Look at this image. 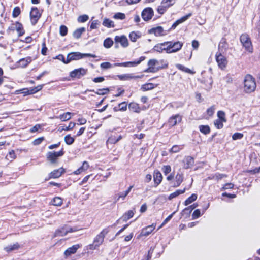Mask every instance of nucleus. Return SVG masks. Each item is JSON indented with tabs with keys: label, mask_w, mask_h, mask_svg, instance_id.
<instances>
[{
	"label": "nucleus",
	"mask_w": 260,
	"mask_h": 260,
	"mask_svg": "<svg viewBox=\"0 0 260 260\" xmlns=\"http://www.w3.org/2000/svg\"><path fill=\"white\" fill-rule=\"evenodd\" d=\"M85 31L84 27H81L76 30L73 33V36L74 38L78 39L79 38L83 32Z\"/></svg>",
	"instance_id": "39"
},
{
	"label": "nucleus",
	"mask_w": 260,
	"mask_h": 260,
	"mask_svg": "<svg viewBox=\"0 0 260 260\" xmlns=\"http://www.w3.org/2000/svg\"><path fill=\"white\" fill-rule=\"evenodd\" d=\"M201 216V212L199 209H197L194 211L192 215V219H196Z\"/></svg>",
	"instance_id": "61"
},
{
	"label": "nucleus",
	"mask_w": 260,
	"mask_h": 260,
	"mask_svg": "<svg viewBox=\"0 0 260 260\" xmlns=\"http://www.w3.org/2000/svg\"><path fill=\"white\" fill-rule=\"evenodd\" d=\"M243 137V134L240 133H235L232 136L234 140L241 139Z\"/></svg>",
	"instance_id": "56"
},
{
	"label": "nucleus",
	"mask_w": 260,
	"mask_h": 260,
	"mask_svg": "<svg viewBox=\"0 0 260 260\" xmlns=\"http://www.w3.org/2000/svg\"><path fill=\"white\" fill-rule=\"evenodd\" d=\"M113 18L117 19L123 20L125 18V15L124 13L118 12L115 14Z\"/></svg>",
	"instance_id": "52"
},
{
	"label": "nucleus",
	"mask_w": 260,
	"mask_h": 260,
	"mask_svg": "<svg viewBox=\"0 0 260 260\" xmlns=\"http://www.w3.org/2000/svg\"><path fill=\"white\" fill-rule=\"evenodd\" d=\"M162 171L165 175H167L171 171V166L169 165L164 166L162 168Z\"/></svg>",
	"instance_id": "54"
},
{
	"label": "nucleus",
	"mask_w": 260,
	"mask_h": 260,
	"mask_svg": "<svg viewBox=\"0 0 260 260\" xmlns=\"http://www.w3.org/2000/svg\"><path fill=\"white\" fill-rule=\"evenodd\" d=\"M182 149V147L178 145H174L170 150V152L172 153H177Z\"/></svg>",
	"instance_id": "51"
},
{
	"label": "nucleus",
	"mask_w": 260,
	"mask_h": 260,
	"mask_svg": "<svg viewBox=\"0 0 260 260\" xmlns=\"http://www.w3.org/2000/svg\"><path fill=\"white\" fill-rule=\"evenodd\" d=\"M168 8H169V5H165L161 4V5L158 6L157 8V11L159 14H162Z\"/></svg>",
	"instance_id": "46"
},
{
	"label": "nucleus",
	"mask_w": 260,
	"mask_h": 260,
	"mask_svg": "<svg viewBox=\"0 0 260 260\" xmlns=\"http://www.w3.org/2000/svg\"><path fill=\"white\" fill-rule=\"evenodd\" d=\"M184 165L185 169H188L191 168L194 164V159L191 156H187L184 158Z\"/></svg>",
	"instance_id": "24"
},
{
	"label": "nucleus",
	"mask_w": 260,
	"mask_h": 260,
	"mask_svg": "<svg viewBox=\"0 0 260 260\" xmlns=\"http://www.w3.org/2000/svg\"><path fill=\"white\" fill-rule=\"evenodd\" d=\"M215 57L218 67L221 70H224L226 68L228 62L226 57H225L223 54L216 53Z\"/></svg>",
	"instance_id": "6"
},
{
	"label": "nucleus",
	"mask_w": 260,
	"mask_h": 260,
	"mask_svg": "<svg viewBox=\"0 0 260 260\" xmlns=\"http://www.w3.org/2000/svg\"><path fill=\"white\" fill-rule=\"evenodd\" d=\"M128 195L127 193H126L125 191L120 192L118 193L117 196V199L116 200V202H117L119 201L120 199H121L122 200H124L125 198Z\"/></svg>",
	"instance_id": "58"
},
{
	"label": "nucleus",
	"mask_w": 260,
	"mask_h": 260,
	"mask_svg": "<svg viewBox=\"0 0 260 260\" xmlns=\"http://www.w3.org/2000/svg\"><path fill=\"white\" fill-rule=\"evenodd\" d=\"M103 25L107 27L111 28V27H114V22L107 18H105L103 22Z\"/></svg>",
	"instance_id": "42"
},
{
	"label": "nucleus",
	"mask_w": 260,
	"mask_h": 260,
	"mask_svg": "<svg viewBox=\"0 0 260 260\" xmlns=\"http://www.w3.org/2000/svg\"><path fill=\"white\" fill-rule=\"evenodd\" d=\"M89 167V164L87 161H85L83 162L81 167H80L78 170L75 171L73 173L75 175H78L81 173L86 171Z\"/></svg>",
	"instance_id": "23"
},
{
	"label": "nucleus",
	"mask_w": 260,
	"mask_h": 260,
	"mask_svg": "<svg viewBox=\"0 0 260 260\" xmlns=\"http://www.w3.org/2000/svg\"><path fill=\"white\" fill-rule=\"evenodd\" d=\"M228 47V44L225 41V39L222 38L220 41L218 45V52L217 53H220L223 54L226 52Z\"/></svg>",
	"instance_id": "20"
},
{
	"label": "nucleus",
	"mask_w": 260,
	"mask_h": 260,
	"mask_svg": "<svg viewBox=\"0 0 260 260\" xmlns=\"http://www.w3.org/2000/svg\"><path fill=\"white\" fill-rule=\"evenodd\" d=\"M79 247V245H75L71 247H69L64 251V255L66 256H69L72 254L75 253Z\"/></svg>",
	"instance_id": "25"
},
{
	"label": "nucleus",
	"mask_w": 260,
	"mask_h": 260,
	"mask_svg": "<svg viewBox=\"0 0 260 260\" xmlns=\"http://www.w3.org/2000/svg\"><path fill=\"white\" fill-rule=\"evenodd\" d=\"M169 48H170V53H175L180 50L182 46L183 43L180 41L173 42L171 41H167Z\"/></svg>",
	"instance_id": "10"
},
{
	"label": "nucleus",
	"mask_w": 260,
	"mask_h": 260,
	"mask_svg": "<svg viewBox=\"0 0 260 260\" xmlns=\"http://www.w3.org/2000/svg\"><path fill=\"white\" fill-rule=\"evenodd\" d=\"M88 72L87 69L80 68L71 71L70 73V76L72 78L80 79L85 76Z\"/></svg>",
	"instance_id": "7"
},
{
	"label": "nucleus",
	"mask_w": 260,
	"mask_h": 260,
	"mask_svg": "<svg viewBox=\"0 0 260 260\" xmlns=\"http://www.w3.org/2000/svg\"><path fill=\"white\" fill-rule=\"evenodd\" d=\"M71 113L68 112L65 113H63L62 115H60L59 118L62 121H66L71 119Z\"/></svg>",
	"instance_id": "43"
},
{
	"label": "nucleus",
	"mask_w": 260,
	"mask_h": 260,
	"mask_svg": "<svg viewBox=\"0 0 260 260\" xmlns=\"http://www.w3.org/2000/svg\"><path fill=\"white\" fill-rule=\"evenodd\" d=\"M113 109L114 111H125L127 109V103L125 102H122L118 104L117 107H115Z\"/></svg>",
	"instance_id": "31"
},
{
	"label": "nucleus",
	"mask_w": 260,
	"mask_h": 260,
	"mask_svg": "<svg viewBox=\"0 0 260 260\" xmlns=\"http://www.w3.org/2000/svg\"><path fill=\"white\" fill-rule=\"evenodd\" d=\"M152 50L159 53H162L164 51H165L166 53H170L167 42L156 44L154 46Z\"/></svg>",
	"instance_id": "13"
},
{
	"label": "nucleus",
	"mask_w": 260,
	"mask_h": 260,
	"mask_svg": "<svg viewBox=\"0 0 260 260\" xmlns=\"http://www.w3.org/2000/svg\"><path fill=\"white\" fill-rule=\"evenodd\" d=\"M153 179L155 186H157L161 182L162 179V176L161 173L158 171H154L153 174Z\"/></svg>",
	"instance_id": "21"
},
{
	"label": "nucleus",
	"mask_w": 260,
	"mask_h": 260,
	"mask_svg": "<svg viewBox=\"0 0 260 260\" xmlns=\"http://www.w3.org/2000/svg\"><path fill=\"white\" fill-rule=\"evenodd\" d=\"M63 154V150H60L58 152H49L47 154V159L51 163L53 164L56 162V159L58 157L62 156Z\"/></svg>",
	"instance_id": "11"
},
{
	"label": "nucleus",
	"mask_w": 260,
	"mask_h": 260,
	"mask_svg": "<svg viewBox=\"0 0 260 260\" xmlns=\"http://www.w3.org/2000/svg\"><path fill=\"white\" fill-rule=\"evenodd\" d=\"M75 231L72 228L65 225L56 230L54 234V237H62L66 235L69 232Z\"/></svg>",
	"instance_id": "12"
},
{
	"label": "nucleus",
	"mask_w": 260,
	"mask_h": 260,
	"mask_svg": "<svg viewBox=\"0 0 260 260\" xmlns=\"http://www.w3.org/2000/svg\"><path fill=\"white\" fill-rule=\"evenodd\" d=\"M31 58L30 57H27L26 58H22L18 62L19 66L22 68H25L30 63L31 61Z\"/></svg>",
	"instance_id": "26"
},
{
	"label": "nucleus",
	"mask_w": 260,
	"mask_h": 260,
	"mask_svg": "<svg viewBox=\"0 0 260 260\" xmlns=\"http://www.w3.org/2000/svg\"><path fill=\"white\" fill-rule=\"evenodd\" d=\"M85 57H91L93 58L96 57V56L94 54L90 53H82L79 52H71L67 55L66 58V62L69 63L73 60H78L83 58Z\"/></svg>",
	"instance_id": "3"
},
{
	"label": "nucleus",
	"mask_w": 260,
	"mask_h": 260,
	"mask_svg": "<svg viewBox=\"0 0 260 260\" xmlns=\"http://www.w3.org/2000/svg\"><path fill=\"white\" fill-rule=\"evenodd\" d=\"M52 205L56 206H60L62 204V200L60 197H55L52 200Z\"/></svg>",
	"instance_id": "45"
},
{
	"label": "nucleus",
	"mask_w": 260,
	"mask_h": 260,
	"mask_svg": "<svg viewBox=\"0 0 260 260\" xmlns=\"http://www.w3.org/2000/svg\"><path fill=\"white\" fill-rule=\"evenodd\" d=\"M199 129L204 135H207L210 132V128L208 125H201L199 126Z\"/></svg>",
	"instance_id": "35"
},
{
	"label": "nucleus",
	"mask_w": 260,
	"mask_h": 260,
	"mask_svg": "<svg viewBox=\"0 0 260 260\" xmlns=\"http://www.w3.org/2000/svg\"><path fill=\"white\" fill-rule=\"evenodd\" d=\"M89 19V17L88 15H81L78 18V21L79 22H85L86 21H87Z\"/></svg>",
	"instance_id": "55"
},
{
	"label": "nucleus",
	"mask_w": 260,
	"mask_h": 260,
	"mask_svg": "<svg viewBox=\"0 0 260 260\" xmlns=\"http://www.w3.org/2000/svg\"><path fill=\"white\" fill-rule=\"evenodd\" d=\"M223 122L222 120L217 119L214 121V125L218 129H220L223 126Z\"/></svg>",
	"instance_id": "53"
},
{
	"label": "nucleus",
	"mask_w": 260,
	"mask_h": 260,
	"mask_svg": "<svg viewBox=\"0 0 260 260\" xmlns=\"http://www.w3.org/2000/svg\"><path fill=\"white\" fill-rule=\"evenodd\" d=\"M141 37V33L139 31H132L129 35L130 40L135 42Z\"/></svg>",
	"instance_id": "28"
},
{
	"label": "nucleus",
	"mask_w": 260,
	"mask_h": 260,
	"mask_svg": "<svg viewBox=\"0 0 260 260\" xmlns=\"http://www.w3.org/2000/svg\"><path fill=\"white\" fill-rule=\"evenodd\" d=\"M129 108L131 109H132L134 111L137 112L138 110L139 109V107L138 104L134 103H131L129 104Z\"/></svg>",
	"instance_id": "59"
},
{
	"label": "nucleus",
	"mask_w": 260,
	"mask_h": 260,
	"mask_svg": "<svg viewBox=\"0 0 260 260\" xmlns=\"http://www.w3.org/2000/svg\"><path fill=\"white\" fill-rule=\"evenodd\" d=\"M21 11L19 7H16L14 8L12 13V16L13 17L16 18L18 17L20 14Z\"/></svg>",
	"instance_id": "49"
},
{
	"label": "nucleus",
	"mask_w": 260,
	"mask_h": 260,
	"mask_svg": "<svg viewBox=\"0 0 260 260\" xmlns=\"http://www.w3.org/2000/svg\"><path fill=\"white\" fill-rule=\"evenodd\" d=\"M100 67L102 69H108L112 68V64L108 62H103L101 64Z\"/></svg>",
	"instance_id": "60"
},
{
	"label": "nucleus",
	"mask_w": 260,
	"mask_h": 260,
	"mask_svg": "<svg viewBox=\"0 0 260 260\" xmlns=\"http://www.w3.org/2000/svg\"><path fill=\"white\" fill-rule=\"evenodd\" d=\"M107 142L115 144L117 142V139H116V137L115 136H111L107 140Z\"/></svg>",
	"instance_id": "64"
},
{
	"label": "nucleus",
	"mask_w": 260,
	"mask_h": 260,
	"mask_svg": "<svg viewBox=\"0 0 260 260\" xmlns=\"http://www.w3.org/2000/svg\"><path fill=\"white\" fill-rule=\"evenodd\" d=\"M153 15V10L150 7H147L144 9L141 14L143 19L145 21L150 20L152 18Z\"/></svg>",
	"instance_id": "14"
},
{
	"label": "nucleus",
	"mask_w": 260,
	"mask_h": 260,
	"mask_svg": "<svg viewBox=\"0 0 260 260\" xmlns=\"http://www.w3.org/2000/svg\"><path fill=\"white\" fill-rule=\"evenodd\" d=\"M192 15L191 13H189L187 14L186 15L181 17L179 19L176 21L172 25L171 28L174 29L175 28L177 25H178L179 24L185 21L187 19L189 18Z\"/></svg>",
	"instance_id": "22"
},
{
	"label": "nucleus",
	"mask_w": 260,
	"mask_h": 260,
	"mask_svg": "<svg viewBox=\"0 0 260 260\" xmlns=\"http://www.w3.org/2000/svg\"><path fill=\"white\" fill-rule=\"evenodd\" d=\"M19 245L18 244V243H17L15 244H14L12 245H10V246L5 247L4 249L7 252H9L18 249L19 248Z\"/></svg>",
	"instance_id": "41"
},
{
	"label": "nucleus",
	"mask_w": 260,
	"mask_h": 260,
	"mask_svg": "<svg viewBox=\"0 0 260 260\" xmlns=\"http://www.w3.org/2000/svg\"><path fill=\"white\" fill-rule=\"evenodd\" d=\"M109 226L104 229L95 237L93 243L89 244L88 246V248L91 250H95L98 248L103 243L105 236L109 233Z\"/></svg>",
	"instance_id": "1"
},
{
	"label": "nucleus",
	"mask_w": 260,
	"mask_h": 260,
	"mask_svg": "<svg viewBox=\"0 0 260 260\" xmlns=\"http://www.w3.org/2000/svg\"><path fill=\"white\" fill-rule=\"evenodd\" d=\"M197 199V195L195 193H193L191 194L190 197H189L188 198H187L184 202V205L185 206H187L194 201H196Z\"/></svg>",
	"instance_id": "40"
},
{
	"label": "nucleus",
	"mask_w": 260,
	"mask_h": 260,
	"mask_svg": "<svg viewBox=\"0 0 260 260\" xmlns=\"http://www.w3.org/2000/svg\"><path fill=\"white\" fill-rule=\"evenodd\" d=\"M185 190H186L185 188H184L183 189L177 190L173 193H171L170 194V196L168 197V199L169 200H171L173 199L178 197L179 195L184 193L185 192Z\"/></svg>",
	"instance_id": "29"
},
{
	"label": "nucleus",
	"mask_w": 260,
	"mask_h": 260,
	"mask_svg": "<svg viewBox=\"0 0 260 260\" xmlns=\"http://www.w3.org/2000/svg\"><path fill=\"white\" fill-rule=\"evenodd\" d=\"M176 67L178 69H179V70H181L182 71H184V72H185L186 73H192V74L193 73V72H192L189 69L184 67V66H183L182 64H178L176 65Z\"/></svg>",
	"instance_id": "47"
},
{
	"label": "nucleus",
	"mask_w": 260,
	"mask_h": 260,
	"mask_svg": "<svg viewBox=\"0 0 260 260\" xmlns=\"http://www.w3.org/2000/svg\"><path fill=\"white\" fill-rule=\"evenodd\" d=\"M240 41L246 51L249 53L253 52L252 45L250 39L247 34H242L240 37Z\"/></svg>",
	"instance_id": "4"
},
{
	"label": "nucleus",
	"mask_w": 260,
	"mask_h": 260,
	"mask_svg": "<svg viewBox=\"0 0 260 260\" xmlns=\"http://www.w3.org/2000/svg\"><path fill=\"white\" fill-rule=\"evenodd\" d=\"M134 212L132 210H129L126 212L121 217L123 221H126L134 216Z\"/></svg>",
	"instance_id": "38"
},
{
	"label": "nucleus",
	"mask_w": 260,
	"mask_h": 260,
	"mask_svg": "<svg viewBox=\"0 0 260 260\" xmlns=\"http://www.w3.org/2000/svg\"><path fill=\"white\" fill-rule=\"evenodd\" d=\"M15 28L18 33V35L19 36H22L24 34V30L23 28L22 25L20 23L17 22L15 24Z\"/></svg>",
	"instance_id": "34"
},
{
	"label": "nucleus",
	"mask_w": 260,
	"mask_h": 260,
	"mask_svg": "<svg viewBox=\"0 0 260 260\" xmlns=\"http://www.w3.org/2000/svg\"><path fill=\"white\" fill-rule=\"evenodd\" d=\"M64 172L65 170L63 168L54 170L49 174V179L59 178Z\"/></svg>",
	"instance_id": "18"
},
{
	"label": "nucleus",
	"mask_w": 260,
	"mask_h": 260,
	"mask_svg": "<svg viewBox=\"0 0 260 260\" xmlns=\"http://www.w3.org/2000/svg\"><path fill=\"white\" fill-rule=\"evenodd\" d=\"M42 85H38L37 87H36L35 88L31 89L29 91V94L35 93L41 90L42 89Z\"/></svg>",
	"instance_id": "63"
},
{
	"label": "nucleus",
	"mask_w": 260,
	"mask_h": 260,
	"mask_svg": "<svg viewBox=\"0 0 260 260\" xmlns=\"http://www.w3.org/2000/svg\"><path fill=\"white\" fill-rule=\"evenodd\" d=\"M183 180V176L181 174L178 173L175 176V182L174 185V187L179 186Z\"/></svg>",
	"instance_id": "32"
},
{
	"label": "nucleus",
	"mask_w": 260,
	"mask_h": 260,
	"mask_svg": "<svg viewBox=\"0 0 260 260\" xmlns=\"http://www.w3.org/2000/svg\"><path fill=\"white\" fill-rule=\"evenodd\" d=\"M157 86H158V84H156L155 85H154L152 83H146V84L143 85L141 87V89L143 91H147V90L153 89V88L157 87Z\"/></svg>",
	"instance_id": "33"
},
{
	"label": "nucleus",
	"mask_w": 260,
	"mask_h": 260,
	"mask_svg": "<svg viewBox=\"0 0 260 260\" xmlns=\"http://www.w3.org/2000/svg\"><path fill=\"white\" fill-rule=\"evenodd\" d=\"M227 176L226 175L223 174H220L219 173H217L214 175H212L208 177V179L209 180L215 179L217 181H218L224 177H226Z\"/></svg>",
	"instance_id": "30"
},
{
	"label": "nucleus",
	"mask_w": 260,
	"mask_h": 260,
	"mask_svg": "<svg viewBox=\"0 0 260 260\" xmlns=\"http://www.w3.org/2000/svg\"><path fill=\"white\" fill-rule=\"evenodd\" d=\"M144 56L140 57L138 60L134 61H128L122 63H116L114 64L115 67H136L142 61L145 59Z\"/></svg>",
	"instance_id": "8"
},
{
	"label": "nucleus",
	"mask_w": 260,
	"mask_h": 260,
	"mask_svg": "<svg viewBox=\"0 0 260 260\" xmlns=\"http://www.w3.org/2000/svg\"><path fill=\"white\" fill-rule=\"evenodd\" d=\"M159 65L158 67H160V69H162V68H165L168 67V64L166 60L161 59V60H159Z\"/></svg>",
	"instance_id": "62"
},
{
	"label": "nucleus",
	"mask_w": 260,
	"mask_h": 260,
	"mask_svg": "<svg viewBox=\"0 0 260 260\" xmlns=\"http://www.w3.org/2000/svg\"><path fill=\"white\" fill-rule=\"evenodd\" d=\"M59 32L61 36H66L68 32L67 27L64 25H61L59 28Z\"/></svg>",
	"instance_id": "50"
},
{
	"label": "nucleus",
	"mask_w": 260,
	"mask_h": 260,
	"mask_svg": "<svg viewBox=\"0 0 260 260\" xmlns=\"http://www.w3.org/2000/svg\"><path fill=\"white\" fill-rule=\"evenodd\" d=\"M119 79L121 80H128L133 78H140L141 77L140 76H133L132 74H126L118 76Z\"/></svg>",
	"instance_id": "27"
},
{
	"label": "nucleus",
	"mask_w": 260,
	"mask_h": 260,
	"mask_svg": "<svg viewBox=\"0 0 260 260\" xmlns=\"http://www.w3.org/2000/svg\"><path fill=\"white\" fill-rule=\"evenodd\" d=\"M225 113L222 111H219L217 113V116L219 118V120H221L223 121L224 122L226 121V119L225 118Z\"/></svg>",
	"instance_id": "57"
},
{
	"label": "nucleus",
	"mask_w": 260,
	"mask_h": 260,
	"mask_svg": "<svg viewBox=\"0 0 260 260\" xmlns=\"http://www.w3.org/2000/svg\"><path fill=\"white\" fill-rule=\"evenodd\" d=\"M182 117L179 114H176L171 117L168 121V123L170 126H174L176 125L178 123L181 121Z\"/></svg>",
	"instance_id": "17"
},
{
	"label": "nucleus",
	"mask_w": 260,
	"mask_h": 260,
	"mask_svg": "<svg viewBox=\"0 0 260 260\" xmlns=\"http://www.w3.org/2000/svg\"><path fill=\"white\" fill-rule=\"evenodd\" d=\"M256 87L255 79L249 74L246 75L244 80L243 90L244 92L250 93L255 90Z\"/></svg>",
	"instance_id": "2"
},
{
	"label": "nucleus",
	"mask_w": 260,
	"mask_h": 260,
	"mask_svg": "<svg viewBox=\"0 0 260 260\" xmlns=\"http://www.w3.org/2000/svg\"><path fill=\"white\" fill-rule=\"evenodd\" d=\"M41 16V14L37 8L33 7L31 8L30 13V18L31 23L33 25H35L37 23Z\"/></svg>",
	"instance_id": "9"
},
{
	"label": "nucleus",
	"mask_w": 260,
	"mask_h": 260,
	"mask_svg": "<svg viewBox=\"0 0 260 260\" xmlns=\"http://www.w3.org/2000/svg\"><path fill=\"white\" fill-rule=\"evenodd\" d=\"M149 34H154L155 36H162L166 34H164V30L161 26H157L148 30Z\"/></svg>",
	"instance_id": "16"
},
{
	"label": "nucleus",
	"mask_w": 260,
	"mask_h": 260,
	"mask_svg": "<svg viewBox=\"0 0 260 260\" xmlns=\"http://www.w3.org/2000/svg\"><path fill=\"white\" fill-rule=\"evenodd\" d=\"M113 44V41L110 38H108L104 41V46L106 48H110Z\"/></svg>",
	"instance_id": "44"
},
{
	"label": "nucleus",
	"mask_w": 260,
	"mask_h": 260,
	"mask_svg": "<svg viewBox=\"0 0 260 260\" xmlns=\"http://www.w3.org/2000/svg\"><path fill=\"white\" fill-rule=\"evenodd\" d=\"M198 206L197 203H194L193 205L185 208L182 211L183 214H186L189 215L191 211Z\"/></svg>",
	"instance_id": "36"
},
{
	"label": "nucleus",
	"mask_w": 260,
	"mask_h": 260,
	"mask_svg": "<svg viewBox=\"0 0 260 260\" xmlns=\"http://www.w3.org/2000/svg\"><path fill=\"white\" fill-rule=\"evenodd\" d=\"M159 61L155 59H150L148 62V68L144 72L147 73H155L160 70Z\"/></svg>",
	"instance_id": "5"
},
{
	"label": "nucleus",
	"mask_w": 260,
	"mask_h": 260,
	"mask_svg": "<svg viewBox=\"0 0 260 260\" xmlns=\"http://www.w3.org/2000/svg\"><path fill=\"white\" fill-rule=\"evenodd\" d=\"M115 44L120 43L121 45L123 47H126L128 46V41L126 37L124 35L120 36H116L114 38Z\"/></svg>",
	"instance_id": "15"
},
{
	"label": "nucleus",
	"mask_w": 260,
	"mask_h": 260,
	"mask_svg": "<svg viewBox=\"0 0 260 260\" xmlns=\"http://www.w3.org/2000/svg\"><path fill=\"white\" fill-rule=\"evenodd\" d=\"M64 141L68 145H71L74 142V138L70 135H68L64 137Z\"/></svg>",
	"instance_id": "48"
},
{
	"label": "nucleus",
	"mask_w": 260,
	"mask_h": 260,
	"mask_svg": "<svg viewBox=\"0 0 260 260\" xmlns=\"http://www.w3.org/2000/svg\"><path fill=\"white\" fill-rule=\"evenodd\" d=\"M156 224H152L151 225L147 226V227L143 228L140 234L141 236H147L150 234L155 229Z\"/></svg>",
	"instance_id": "19"
},
{
	"label": "nucleus",
	"mask_w": 260,
	"mask_h": 260,
	"mask_svg": "<svg viewBox=\"0 0 260 260\" xmlns=\"http://www.w3.org/2000/svg\"><path fill=\"white\" fill-rule=\"evenodd\" d=\"M90 91L94 92L98 95H104L107 94L109 92V89L108 88H103V89H99L97 91H94V90H91Z\"/></svg>",
	"instance_id": "37"
}]
</instances>
